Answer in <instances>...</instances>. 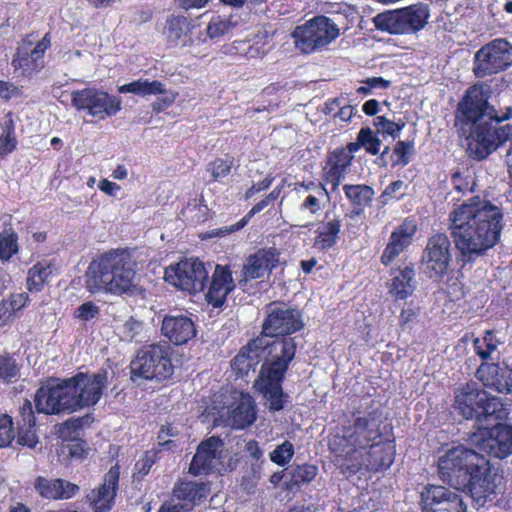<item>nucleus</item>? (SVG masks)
I'll list each match as a JSON object with an SVG mask.
<instances>
[{
    "label": "nucleus",
    "mask_w": 512,
    "mask_h": 512,
    "mask_svg": "<svg viewBox=\"0 0 512 512\" xmlns=\"http://www.w3.org/2000/svg\"><path fill=\"white\" fill-rule=\"evenodd\" d=\"M373 401L366 410L354 409L344 414L339 426L328 438V449L345 474L354 475L363 465L371 471L389 468L395 459L396 445L392 427Z\"/></svg>",
    "instance_id": "obj_1"
},
{
    "label": "nucleus",
    "mask_w": 512,
    "mask_h": 512,
    "mask_svg": "<svg viewBox=\"0 0 512 512\" xmlns=\"http://www.w3.org/2000/svg\"><path fill=\"white\" fill-rule=\"evenodd\" d=\"M503 212L480 196L455 205L448 214V231L461 268L484 257L501 239Z\"/></svg>",
    "instance_id": "obj_2"
},
{
    "label": "nucleus",
    "mask_w": 512,
    "mask_h": 512,
    "mask_svg": "<svg viewBox=\"0 0 512 512\" xmlns=\"http://www.w3.org/2000/svg\"><path fill=\"white\" fill-rule=\"evenodd\" d=\"M489 87L481 82L470 86L457 105L455 112L459 132L465 136L466 154L470 159L482 161L512 137V125H499L512 117V107L501 115H488Z\"/></svg>",
    "instance_id": "obj_3"
},
{
    "label": "nucleus",
    "mask_w": 512,
    "mask_h": 512,
    "mask_svg": "<svg viewBox=\"0 0 512 512\" xmlns=\"http://www.w3.org/2000/svg\"><path fill=\"white\" fill-rule=\"evenodd\" d=\"M108 385V372H78L65 379L50 378L39 387L34 396L38 413L46 415L70 414L95 406Z\"/></svg>",
    "instance_id": "obj_4"
},
{
    "label": "nucleus",
    "mask_w": 512,
    "mask_h": 512,
    "mask_svg": "<svg viewBox=\"0 0 512 512\" xmlns=\"http://www.w3.org/2000/svg\"><path fill=\"white\" fill-rule=\"evenodd\" d=\"M440 479L457 490L468 491L478 506L493 501L497 495V474L482 454L459 445L438 458Z\"/></svg>",
    "instance_id": "obj_5"
},
{
    "label": "nucleus",
    "mask_w": 512,
    "mask_h": 512,
    "mask_svg": "<svg viewBox=\"0 0 512 512\" xmlns=\"http://www.w3.org/2000/svg\"><path fill=\"white\" fill-rule=\"evenodd\" d=\"M135 267L127 248L105 251L90 262L85 275L86 289L90 293L133 295L137 291Z\"/></svg>",
    "instance_id": "obj_6"
},
{
    "label": "nucleus",
    "mask_w": 512,
    "mask_h": 512,
    "mask_svg": "<svg viewBox=\"0 0 512 512\" xmlns=\"http://www.w3.org/2000/svg\"><path fill=\"white\" fill-rule=\"evenodd\" d=\"M421 270L434 283H442V290L451 301L464 296V285L452 267L451 242L443 232L432 234L423 249Z\"/></svg>",
    "instance_id": "obj_7"
},
{
    "label": "nucleus",
    "mask_w": 512,
    "mask_h": 512,
    "mask_svg": "<svg viewBox=\"0 0 512 512\" xmlns=\"http://www.w3.org/2000/svg\"><path fill=\"white\" fill-rule=\"evenodd\" d=\"M305 326L301 310L284 301H273L265 307V317L262 321L261 332L258 336L268 340L269 357H281L285 345L293 351V359L297 351V343L292 334L301 331Z\"/></svg>",
    "instance_id": "obj_8"
},
{
    "label": "nucleus",
    "mask_w": 512,
    "mask_h": 512,
    "mask_svg": "<svg viewBox=\"0 0 512 512\" xmlns=\"http://www.w3.org/2000/svg\"><path fill=\"white\" fill-rule=\"evenodd\" d=\"M454 406L466 420H475L479 426L507 418L508 411L500 397L481 389L470 381L456 389Z\"/></svg>",
    "instance_id": "obj_9"
},
{
    "label": "nucleus",
    "mask_w": 512,
    "mask_h": 512,
    "mask_svg": "<svg viewBox=\"0 0 512 512\" xmlns=\"http://www.w3.org/2000/svg\"><path fill=\"white\" fill-rule=\"evenodd\" d=\"M280 352L281 357L265 358L254 382L270 412L283 410L289 402V395L283 390V382L293 361V351L290 353V349L284 345Z\"/></svg>",
    "instance_id": "obj_10"
},
{
    "label": "nucleus",
    "mask_w": 512,
    "mask_h": 512,
    "mask_svg": "<svg viewBox=\"0 0 512 512\" xmlns=\"http://www.w3.org/2000/svg\"><path fill=\"white\" fill-rule=\"evenodd\" d=\"M429 18V5L424 2H417L403 8L378 13L373 18V24L381 32L392 35H407L424 29Z\"/></svg>",
    "instance_id": "obj_11"
},
{
    "label": "nucleus",
    "mask_w": 512,
    "mask_h": 512,
    "mask_svg": "<svg viewBox=\"0 0 512 512\" xmlns=\"http://www.w3.org/2000/svg\"><path fill=\"white\" fill-rule=\"evenodd\" d=\"M339 35L338 25L324 15L314 16L297 26L292 33L295 47L304 54H311L326 47Z\"/></svg>",
    "instance_id": "obj_12"
},
{
    "label": "nucleus",
    "mask_w": 512,
    "mask_h": 512,
    "mask_svg": "<svg viewBox=\"0 0 512 512\" xmlns=\"http://www.w3.org/2000/svg\"><path fill=\"white\" fill-rule=\"evenodd\" d=\"M132 373L146 380L163 381L170 378L174 367L170 347L152 344L141 349L131 363Z\"/></svg>",
    "instance_id": "obj_13"
},
{
    "label": "nucleus",
    "mask_w": 512,
    "mask_h": 512,
    "mask_svg": "<svg viewBox=\"0 0 512 512\" xmlns=\"http://www.w3.org/2000/svg\"><path fill=\"white\" fill-rule=\"evenodd\" d=\"M71 104L78 111L98 120L115 116L122 109V99L96 87H86L71 93Z\"/></svg>",
    "instance_id": "obj_14"
},
{
    "label": "nucleus",
    "mask_w": 512,
    "mask_h": 512,
    "mask_svg": "<svg viewBox=\"0 0 512 512\" xmlns=\"http://www.w3.org/2000/svg\"><path fill=\"white\" fill-rule=\"evenodd\" d=\"M511 65L512 44L505 38H496L475 52L472 71L476 78H485L504 72Z\"/></svg>",
    "instance_id": "obj_15"
},
{
    "label": "nucleus",
    "mask_w": 512,
    "mask_h": 512,
    "mask_svg": "<svg viewBox=\"0 0 512 512\" xmlns=\"http://www.w3.org/2000/svg\"><path fill=\"white\" fill-rule=\"evenodd\" d=\"M35 33L27 34L13 54L11 66L19 77L32 78L45 67V53L51 47V34L47 32L35 45Z\"/></svg>",
    "instance_id": "obj_16"
},
{
    "label": "nucleus",
    "mask_w": 512,
    "mask_h": 512,
    "mask_svg": "<svg viewBox=\"0 0 512 512\" xmlns=\"http://www.w3.org/2000/svg\"><path fill=\"white\" fill-rule=\"evenodd\" d=\"M165 280L179 290L196 294L204 291L208 272L198 258H185L165 268Z\"/></svg>",
    "instance_id": "obj_17"
},
{
    "label": "nucleus",
    "mask_w": 512,
    "mask_h": 512,
    "mask_svg": "<svg viewBox=\"0 0 512 512\" xmlns=\"http://www.w3.org/2000/svg\"><path fill=\"white\" fill-rule=\"evenodd\" d=\"M496 422L492 427L479 426L468 441L480 451L504 459L512 454V425Z\"/></svg>",
    "instance_id": "obj_18"
},
{
    "label": "nucleus",
    "mask_w": 512,
    "mask_h": 512,
    "mask_svg": "<svg viewBox=\"0 0 512 512\" xmlns=\"http://www.w3.org/2000/svg\"><path fill=\"white\" fill-rule=\"evenodd\" d=\"M224 441L218 435H212L202 440L196 449L189 465V473L193 476L223 474L233 470L230 464L225 467L222 462Z\"/></svg>",
    "instance_id": "obj_19"
},
{
    "label": "nucleus",
    "mask_w": 512,
    "mask_h": 512,
    "mask_svg": "<svg viewBox=\"0 0 512 512\" xmlns=\"http://www.w3.org/2000/svg\"><path fill=\"white\" fill-rule=\"evenodd\" d=\"M422 512H467L461 494L448 487L427 484L420 492Z\"/></svg>",
    "instance_id": "obj_20"
},
{
    "label": "nucleus",
    "mask_w": 512,
    "mask_h": 512,
    "mask_svg": "<svg viewBox=\"0 0 512 512\" xmlns=\"http://www.w3.org/2000/svg\"><path fill=\"white\" fill-rule=\"evenodd\" d=\"M279 258L280 252L274 246L260 248L250 254L243 264L238 279L239 287L245 291L250 281L263 278L267 273H271L278 266Z\"/></svg>",
    "instance_id": "obj_21"
},
{
    "label": "nucleus",
    "mask_w": 512,
    "mask_h": 512,
    "mask_svg": "<svg viewBox=\"0 0 512 512\" xmlns=\"http://www.w3.org/2000/svg\"><path fill=\"white\" fill-rule=\"evenodd\" d=\"M119 93H132L139 96L162 95L158 97L152 104V110L160 113L171 107L179 96L176 91H167L165 85L159 80L140 78L130 83L118 87Z\"/></svg>",
    "instance_id": "obj_22"
},
{
    "label": "nucleus",
    "mask_w": 512,
    "mask_h": 512,
    "mask_svg": "<svg viewBox=\"0 0 512 512\" xmlns=\"http://www.w3.org/2000/svg\"><path fill=\"white\" fill-rule=\"evenodd\" d=\"M120 467L113 465L103 477V482L86 495L93 512H110L119 489Z\"/></svg>",
    "instance_id": "obj_23"
},
{
    "label": "nucleus",
    "mask_w": 512,
    "mask_h": 512,
    "mask_svg": "<svg viewBox=\"0 0 512 512\" xmlns=\"http://www.w3.org/2000/svg\"><path fill=\"white\" fill-rule=\"evenodd\" d=\"M418 225L414 218L406 217L390 234L380 262L384 266H389L394 260L413 243L417 233Z\"/></svg>",
    "instance_id": "obj_24"
},
{
    "label": "nucleus",
    "mask_w": 512,
    "mask_h": 512,
    "mask_svg": "<svg viewBox=\"0 0 512 512\" xmlns=\"http://www.w3.org/2000/svg\"><path fill=\"white\" fill-rule=\"evenodd\" d=\"M265 351V358H267L269 357L268 339L262 336L250 339L231 360L232 371L239 377L248 376L250 371H255Z\"/></svg>",
    "instance_id": "obj_25"
},
{
    "label": "nucleus",
    "mask_w": 512,
    "mask_h": 512,
    "mask_svg": "<svg viewBox=\"0 0 512 512\" xmlns=\"http://www.w3.org/2000/svg\"><path fill=\"white\" fill-rule=\"evenodd\" d=\"M354 153V150H350L349 143L328 152L326 164L323 167L322 180L331 184L333 192L338 189L347 169L351 166Z\"/></svg>",
    "instance_id": "obj_26"
},
{
    "label": "nucleus",
    "mask_w": 512,
    "mask_h": 512,
    "mask_svg": "<svg viewBox=\"0 0 512 512\" xmlns=\"http://www.w3.org/2000/svg\"><path fill=\"white\" fill-rule=\"evenodd\" d=\"M234 289L235 283L230 266L217 264L205 294L206 301L214 308H220Z\"/></svg>",
    "instance_id": "obj_27"
},
{
    "label": "nucleus",
    "mask_w": 512,
    "mask_h": 512,
    "mask_svg": "<svg viewBox=\"0 0 512 512\" xmlns=\"http://www.w3.org/2000/svg\"><path fill=\"white\" fill-rule=\"evenodd\" d=\"M477 379L487 388L512 393V368L499 363L482 362L476 370Z\"/></svg>",
    "instance_id": "obj_28"
},
{
    "label": "nucleus",
    "mask_w": 512,
    "mask_h": 512,
    "mask_svg": "<svg viewBox=\"0 0 512 512\" xmlns=\"http://www.w3.org/2000/svg\"><path fill=\"white\" fill-rule=\"evenodd\" d=\"M210 493V482L179 479L172 490V496L180 502L185 512L204 501Z\"/></svg>",
    "instance_id": "obj_29"
},
{
    "label": "nucleus",
    "mask_w": 512,
    "mask_h": 512,
    "mask_svg": "<svg viewBox=\"0 0 512 512\" xmlns=\"http://www.w3.org/2000/svg\"><path fill=\"white\" fill-rule=\"evenodd\" d=\"M162 334L174 345H183L196 336L194 322L185 315H166L161 325Z\"/></svg>",
    "instance_id": "obj_30"
},
{
    "label": "nucleus",
    "mask_w": 512,
    "mask_h": 512,
    "mask_svg": "<svg viewBox=\"0 0 512 512\" xmlns=\"http://www.w3.org/2000/svg\"><path fill=\"white\" fill-rule=\"evenodd\" d=\"M34 488L41 497L48 500L71 499L80 491V487L75 483L61 478L48 479L43 476L35 479Z\"/></svg>",
    "instance_id": "obj_31"
},
{
    "label": "nucleus",
    "mask_w": 512,
    "mask_h": 512,
    "mask_svg": "<svg viewBox=\"0 0 512 512\" xmlns=\"http://www.w3.org/2000/svg\"><path fill=\"white\" fill-rule=\"evenodd\" d=\"M15 419L17 424V442L22 446L35 447L38 443L36 418L30 400H24Z\"/></svg>",
    "instance_id": "obj_32"
},
{
    "label": "nucleus",
    "mask_w": 512,
    "mask_h": 512,
    "mask_svg": "<svg viewBox=\"0 0 512 512\" xmlns=\"http://www.w3.org/2000/svg\"><path fill=\"white\" fill-rule=\"evenodd\" d=\"M391 279L388 282V291L396 300H405L416 289L414 264L391 270Z\"/></svg>",
    "instance_id": "obj_33"
},
{
    "label": "nucleus",
    "mask_w": 512,
    "mask_h": 512,
    "mask_svg": "<svg viewBox=\"0 0 512 512\" xmlns=\"http://www.w3.org/2000/svg\"><path fill=\"white\" fill-rule=\"evenodd\" d=\"M257 416L256 404L249 393H241L236 405L228 413V423L234 429H245L251 426Z\"/></svg>",
    "instance_id": "obj_34"
},
{
    "label": "nucleus",
    "mask_w": 512,
    "mask_h": 512,
    "mask_svg": "<svg viewBox=\"0 0 512 512\" xmlns=\"http://www.w3.org/2000/svg\"><path fill=\"white\" fill-rule=\"evenodd\" d=\"M343 192L352 208L350 217L361 216L367 207H370L375 195L371 186L366 184H345Z\"/></svg>",
    "instance_id": "obj_35"
},
{
    "label": "nucleus",
    "mask_w": 512,
    "mask_h": 512,
    "mask_svg": "<svg viewBox=\"0 0 512 512\" xmlns=\"http://www.w3.org/2000/svg\"><path fill=\"white\" fill-rule=\"evenodd\" d=\"M342 228V219L340 216L329 218L328 213L315 230L316 236L314 246L321 251H328L333 248L338 240Z\"/></svg>",
    "instance_id": "obj_36"
},
{
    "label": "nucleus",
    "mask_w": 512,
    "mask_h": 512,
    "mask_svg": "<svg viewBox=\"0 0 512 512\" xmlns=\"http://www.w3.org/2000/svg\"><path fill=\"white\" fill-rule=\"evenodd\" d=\"M55 270V263L51 260L36 262L27 271L26 287L31 293L41 292L48 285Z\"/></svg>",
    "instance_id": "obj_37"
},
{
    "label": "nucleus",
    "mask_w": 512,
    "mask_h": 512,
    "mask_svg": "<svg viewBox=\"0 0 512 512\" xmlns=\"http://www.w3.org/2000/svg\"><path fill=\"white\" fill-rule=\"evenodd\" d=\"M287 480L285 489L290 492L298 491L301 486L310 483L318 474V467L314 464H292L286 467Z\"/></svg>",
    "instance_id": "obj_38"
},
{
    "label": "nucleus",
    "mask_w": 512,
    "mask_h": 512,
    "mask_svg": "<svg viewBox=\"0 0 512 512\" xmlns=\"http://www.w3.org/2000/svg\"><path fill=\"white\" fill-rule=\"evenodd\" d=\"M29 302V296L25 292L11 293L0 301V326L11 322L15 314L22 310Z\"/></svg>",
    "instance_id": "obj_39"
},
{
    "label": "nucleus",
    "mask_w": 512,
    "mask_h": 512,
    "mask_svg": "<svg viewBox=\"0 0 512 512\" xmlns=\"http://www.w3.org/2000/svg\"><path fill=\"white\" fill-rule=\"evenodd\" d=\"M382 141L377 131L370 127H362L356 137V141L349 143L350 150L357 152L361 148L370 155H378L381 150Z\"/></svg>",
    "instance_id": "obj_40"
},
{
    "label": "nucleus",
    "mask_w": 512,
    "mask_h": 512,
    "mask_svg": "<svg viewBox=\"0 0 512 512\" xmlns=\"http://www.w3.org/2000/svg\"><path fill=\"white\" fill-rule=\"evenodd\" d=\"M472 344L475 354L482 362H488V360L491 359L492 353L495 352L501 344V341L497 337L496 331L489 329L484 332L482 337L474 338Z\"/></svg>",
    "instance_id": "obj_41"
},
{
    "label": "nucleus",
    "mask_w": 512,
    "mask_h": 512,
    "mask_svg": "<svg viewBox=\"0 0 512 512\" xmlns=\"http://www.w3.org/2000/svg\"><path fill=\"white\" fill-rule=\"evenodd\" d=\"M191 30L190 20L182 15H171L166 20L164 34L168 42L172 45H177L179 40L186 36Z\"/></svg>",
    "instance_id": "obj_42"
},
{
    "label": "nucleus",
    "mask_w": 512,
    "mask_h": 512,
    "mask_svg": "<svg viewBox=\"0 0 512 512\" xmlns=\"http://www.w3.org/2000/svg\"><path fill=\"white\" fill-rule=\"evenodd\" d=\"M172 440H168L165 442H159V448H154L151 450H147L143 456L135 463L133 469V477L137 479H142L144 476L148 475L152 466L158 460V454L161 452V449L164 447H168L173 445Z\"/></svg>",
    "instance_id": "obj_43"
},
{
    "label": "nucleus",
    "mask_w": 512,
    "mask_h": 512,
    "mask_svg": "<svg viewBox=\"0 0 512 512\" xmlns=\"http://www.w3.org/2000/svg\"><path fill=\"white\" fill-rule=\"evenodd\" d=\"M273 203L274 201L268 195H266L263 199L254 204L253 207L247 212V214L244 217H242L237 223L231 226H225L217 229L214 235L225 236L241 230L248 224V222L254 215L260 213L262 210H264L269 205H272Z\"/></svg>",
    "instance_id": "obj_44"
},
{
    "label": "nucleus",
    "mask_w": 512,
    "mask_h": 512,
    "mask_svg": "<svg viewBox=\"0 0 512 512\" xmlns=\"http://www.w3.org/2000/svg\"><path fill=\"white\" fill-rule=\"evenodd\" d=\"M17 138L15 135V123L10 116L1 124L0 134V156H6L17 148Z\"/></svg>",
    "instance_id": "obj_45"
},
{
    "label": "nucleus",
    "mask_w": 512,
    "mask_h": 512,
    "mask_svg": "<svg viewBox=\"0 0 512 512\" xmlns=\"http://www.w3.org/2000/svg\"><path fill=\"white\" fill-rule=\"evenodd\" d=\"M20 365L14 355L4 352L0 354V381L14 383L20 376Z\"/></svg>",
    "instance_id": "obj_46"
},
{
    "label": "nucleus",
    "mask_w": 512,
    "mask_h": 512,
    "mask_svg": "<svg viewBox=\"0 0 512 512\" xmlns=\"http://www.w3.org/2000/svg\"><path fill=\"white\" fill-rule=\"evenodd\" d=\"M19 251L18 235L13 229H4L0 233V260L9 261Z\"/></svg>",
    "instance_id": "obj_47"
},
{
    "label": "nucleus",
    "mask_w": 512,
    "mask_h": 512,
    "mask_svg": "<svg viewBox=\"0 0 512 512\" xmlns=\"http://www.w3.org/2000/svg\"><path fill=\"white\" fill-rule=\"evenodd\" d=\"M234 162L235 159L231 155H226V158L217 157L211 161L208 164L207 171L211 173L212 181L227 177L234 166Z\"/></svg>",
    "instance_id": "obj_48"
},
{
    "label": "nucleus",
    "mask_w": 512,
    "mask_h": 512,
    "mask_svg": "<svg viewBox=\"0 0 512 512\" xmlns=\"http://www.w3.org/2000/svg\"><path fill=\"white\" fill-rule=\"evenodd\" d=\"M294 454V445L289 440H285L283 443L277 445L276 448L270 452L269 456L273 463L283 467L290 462Z\"/></svg>",
    "instance_id": "obj_49"
},
{
    "label": "nucleus",
    "mask_w": 512,
    "mask_h": 512,
    "mask_svg": "<svg viewBox=\"0 0 512 512\" xmlns=\"http://www.w3.org/2000/svg\"><path fill=\"white\" fill-rule=\"evenodd\" d=\"M232 27L233 24L229 18L215 15L208 23L206 31L209 38L214 39L224 36Z\"/></svg>",
    "instance_id": "obj_50"
},
{
    "label": "nucleus",
    "mask_w": 512,
    "mask_h": 512,
    "mask_svg": "<svg viewBox=\"0 0 512 512\" xmlns=\"http://www.w3.org/2000/svg\"><path fill=\"white\" fill-rule=\"evenodd\" d=\"M62 452L72 460H82L88 455L87 443L78 438L70 439L63 445Z\"/></svg>",
    "instance_id": "obj_51"
},
{
    "label": "nucleus",
    "mask_w": 512,
    "mask_h": 512,
    "mask_svg": "<svg viewBox=\"0 0 512 512\" xmlns=\"http://www.w3.org/2000/svg\"><path fill=\"white\" fill-rule=\"evenodd\" d=\"M451 183L453 189L462 195L474 192L476 186L475 180L468 175H464L461 171H455L451 174Z\"/></svg>",
    "instance_id": "obj_52"
},
{
    "label": "nucleus",
    "mask_w": 512,
    "mask_h": 512,
    "mask_svg": "<svg viewBox=\"0 0 512 512\" xmlns=\"http://www.w3.org/2000/svg\"><path fill=\"white\" fill-rule=\"evenodd\" d=\"M414 152V141L399 140L393 149L394 155L397 160L393 162V166L401 165L406 166L410 162L411 155Z\"/></svg>",
    "instance_id": "obj_53"
},
{
    "label": "nucleus",
    "mask_w": 512,
    "mask_h": 512,
    "mask_svg": "<svg viewBox=\"0 0 512 512\" xmlns=\"http://www.w3.org/2000/svg\"><path fill=\"white\" fill-rule=\"evenodd\" d=\"M15 438L12 417L8 415L0 416V447L9 446Z\"/></svg>",
    "instance_id": "obj_54"
},
{
    "label": "nucleus",
    "mask_w": 512,
    "mask_h": 512,
    "mask_svg": "<svg viewBox=\"0 0 512 512\" xmlns=\"http://www.w3.org/2000/svg\"><path fill=\"white\" fill-rule=\"evenodd\" d=\"M100 314L99 307L93 301L82 303L74 311V317L82 321H90L97 318Z\"/></svg>",
    "instance_id": "obj_55"
},
{
    "label": "nucleus",
    "mask_w": 512,
    "mask_h": 512,
    "mask_svg": "<svg viewBox=\"0 0 512 512\" xmlns=\"http://www.w3.org/2000/svg\"><path fill=\"white\" fill-rule=\"evenodd\" d=\"M325 197L319 195L309 194L301 202L299 210L301 212H308L310 215H317L322 210V200Z\"/></svg>",
    "instance_id": "obj_56"
},
{
    "label": "nucleus",
    "mask_w": 512,
    "mask_h": 512,
    "mask_svg": "<svg viewBox=\"0 0 512 512\" xmlns=\"http://www.w3.org/2000/svg\"><path fill=\"white\" fill-rule=\"evenodd\" d=\"M373 124L377 128L376 131L378 134H381L382 136H391L393 139L397 138L394 121L385 116H376L373 120Z\"/></svg>",
    "instance_id": "obj_57"
},
{
    "label": "nucleus",
    "mask_w": 512,
    "mask_h": 512,
    "mask_svg": "<svg viewBox=\"0 0 512 512\" xmlns=\"http://www.w3.org/2000/svg\"><path fill=\"white\" fill-rule=\"evenodd\" d=\"M274 180H275V177L272 175V173H268L264 179L258 181L257 183H253L252 186L245 191V194H244L245 200H249L255 194L269 189Z\"/></svg>",
    "instance_id": "obj_58"
},
{
    "label": "nucleus",
    "mask_w": 512,
    "mask_h": 512,
    "mask_svg": "<svg viewBox=\"0 0 512 512\" xmlns=\"http://www.w3.org/2000/svg\"><path fill=\"white\" fill-rule=\"evenodd\" d=\"M22 94L21 89L14 83L0 79V99L5 102Z\"/></svg>",
    "instance_id": "obj_59"
},
{
    "label": "nucleus",
    "mask_w": 512,
    "mask_h": 512,
    "mask_svg": "<svg viewBox=\"0 0 512 512\" xmlns=\"http://www.w3.org/2000/svg\"><path fill=\"white\" fill-rule=\"evenodd\" d=\"M325 182H315L313 180L310 181H302L296 183L295 190L299 191L300 188H303L306 191H314L320 197H329V193L325 187Z\"/></svg>",
    "instance_id": "obj_60"
},
{
    "label": "nucleus",
    "mask_w": 512,
    "mask_h": 512,
    "mask_svg": "<svg viewBox=\"0 0 512 512\" xmlns=\"http://www.w3.org/2000/svg\"><path fill=\"white\" fill-rule=\"evenodd\" d=\"M93 421V418L90 414H87L82 417H72L70 419H67L63 426L65 429H67L70 432H76L77 430L83 428L84 426L90 425V423Z\"/></svg>",
    "instance_id": "obj_61"
},
{
    "label": "nucleus",
    "mask_w": 512,
    "mask_h": 512,
    "mask_svg": "<svg viewBox=\"0 0 512 512\" xmlns=\"http://www.w3.org/2000/svg\"><path fill=\"white\" fill-rule=\"evenodd\" d=\"M143 329V323L139 320L134 319L133 317L129 318L124 324V333L125 336L130 340H137L138 335L141 333Z\"/></svg>",
    "instance_id": "obj_62"
},
{
    "label": "nucleus",
    "mask_w": 512,
    "mask_h": 512,
    "mask_svg": "<svg viewBox=\"0 0 512 512\" xmlns=\"http://www.w3.org/2000/svg\"><path fill=\"white\" fill-rule=\"evenodd\" d=\"M403 186L404 182L402 180L393 181L385 188L381 197L399 200L403 197V194H399L398 192L403 188Z\"/></svg>",
    "instance_id": "obj_63"
},
{
    "label": "nucleus",
    "mask_w": 512,
    "mask_h": 512,
    "mask_svg": "<svg viewBox=\"0 0 512 512\" xmlns=\"http://www.w3.org/2000/svg\"><path fill=\"white\" fill-rule=\"evenodd\" d=\"M337 13L338 15H343L347 19V26L349 24H353L358 16L356 7L346 3H343L339 6Z\"/></svg>",
    "instance_id": "obj_64"
}]
</instances>
